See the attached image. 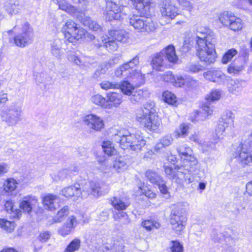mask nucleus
Segmentation results:
<instances>
[{
  "mask_svg": "<svg viewBox=\"0 0 252 252\" xmlns=\"http://www.w3.org/2000/svg\"><path fill=\"white\" fill-rule=\"evenodd\" d=\"M36 199L34 196L27 195L22 198L20 201L19 207L23 212L29 213L32 210V206L35 204Z\"/></svg>",
  "mask_w": 252,
  "mask_h": 252,
  "instance_id": "obj_25",
  "label": "nucleus"
},
{
  "mask_svg": "<svg viewBox=\"0 0 252 252\" xmlns=\"http://www.w3.org/2000/svg\"><path fill=\"white\" fill-rule=\"evenodd\" d=\"M220 97V93L219 91L215 90L213 91L210 95L206 98V101L204 103L202 106V110L204 112L205 115L204 118L201 119V120H204L206 119V116L210 115L213 112L212 106L211 102L214 101L218 100Z\"/></svg>",
  "mask_w": 252,
  "mask_h": 252,
  "instance_id": "obj_19",
  "label": "nucleus"
},
{
  "mask_svg": "<svg viewBox=\"0 0 252 252\" xmlns=\"http://www.w3.org/2000/svg\"><path fill=\"white\" fill-rule=\"evenodd\" d=\"M248 146H250L249 142H240L233 153L234 157L243 167L252 165V155L248 152Z\"/></svg>",
  "mask_w": 252,
  "mask_h": 252,
  "instance_id": "obj_11",
  "label": "nucleus"
},
{
  "mask_svg": "<svg viewBox=\"0 0 252 252\" xmlns=\"http://www.w3.org/2000/svg\"><path fill=\"white\" fill-rule=\"evenodd\" d=\"M106 2L105 18L108 21L119 20L123 18V6L120 0H105Z\"/></svg>",
  "mask_w": 252,
  "mask_h": 252,
  "instance_id": "obj_12",
  "label": "nucleus"
},
{
  "mask_svg": "<svg viewBox=\"0 0 252 252\" xmlns=\"http://www.w3.org/2000/svg\"><path fill=\"white\" fill-rule=\"evenodd\" d=\"M243 83L244 81L239 80H230L227 84L229 92L236 95H239L243 88Z\"/></svg>",
  "mask_w": 252,
  "mask_h": 252,
  "instance_id": "obj_29",
  "label": "nucleus"
},
{
  "mask_svg": "<svg viewBox=\"0 0 252 252\" xmlns=\"http://www.w3.org/2000/svg\"><path fill=\"white\" fill-rule=\"evenodd\" d=\"M163 100L171 105H173L176 101V97L174 94L168 91H164L162 94Z\"/></svg>",
  "mask_w": 252,
  "mask_h": 252,
  "instance_id": "obj_52",
  "label": "nucleus"
},
{
  "mask_svg": "<svg viewBox=\"0 0 252 252\" xmlns=\"http://www.w3.org/2000/svg\"><path fill=\"white\" fill-rule=\"evenodd\" d=\"M170 246L172 252H183V246L179 241H171Z\"/></svg>",
  "mask_w": 252,
  "mask_h": 252,
  "instance_id": "obj_57",
  "label": "nucleus"
},
{
  "mask_svg": "<svg viewBox=\"0 0 252 252\" xmlns=\"http://www.w3.org/2000/svg\"><path fill=\"white\" fill-rule=\"evenodd\" d=\"M184 168L182 171L185 174V181L189 180V182L193 181L194 178L197 176L199 174V165L196 158L191 155L188 156L183 160V165H181Z\"/></svg>",
  "mask_w": 252,
  "mask_h": 252,
  "instance_id": "obj_10",
  "label": "nucleus"
},
{
  "mask_svg": "<svg viewBox=\"0 0 252 252\" xmlns=\"http://www.w3.org/2000/svg\"><path fill=\"white\" fill-rule=\"evenodd\" d=\"M62 31L65 39L71 43H73L83 37L87 40L93 42L95 39L94 35L88 33L83 28L78 27L72 20L67 21L62 27Z\"/></svg>",
  "mask_w": 252,
  "mask_h": 252,
  "instance_id": "obj_5",
  "label": "nucleus"
},
{
  "mask_svg": "<svg viewBox=\"0 0 252 252\" xmlns=\"http://www.w3.org/2000/svg\"><path fill=\"white\" fill-rule=\"evenodd\" d=\"M154 106L153 102L147 103L136 114L137 120L149 131L157 130L160 125V121L155 113Z\"/></svg>",
  "mask_w": 252,
  "mask_h": 252,
  "instance_id": "obj_3",
  "label": "nucleus"
},
{
  "mask_svg": "<svg viewBox=\"0 0 252 252\" xmlns=\"http://www.w3.org/2000/svg\"><path fill=\"white\" fill-rule=\"evenodd\" d=\"M139 64V57L136 55L130 61L117 68L115 71V74L118 77H123L125 78L136 79L138 82L142 83L144 76L140 70L138 69Z\"/></svg>",
  "mask_w": 252,
  "mask_h": 252,
  "instance_id": "obj_4",
  "label": "nucleus"
},
{
  "mask_svg": "<svg viewBox=\"0 0 252 252\" xmlns=\"http://www.w3.org/2000/svg\"><path fill=\"white\" fill-rule=\"evenodd\" d=\"M83 122L89 128L95 131H100L104 125L103 120L95 114L86 115Z\"/></svg>",
  "mask_w": 252,
  "mask_h": 252,
  "instance_id": "obj_18",
  "label": "nucleus"
},
{
  "mask_svg": "<svg viewBox=\"0 0 252 252\" xmlns=\"http://www.w3.org/2000/svg\"><path fill=\"white\" fill-rule=\"evenodd\" d=\"M234 116L233 114L230 111H226L224 112L221 117V121L225 123V125H231L233 123Z\"/></svg>",
  "mask_w": 252,
  "mask_h": 252,
  "instance_id": "obj_56",
  "label": "nucleus"
},
{
  "mask_svg": "<svg viewBox=\"0 0 252 252\" xmlns=\"http://www.w3.org/2000/svg\"><path fill=\"white\" fill-rule=\"evenodd\" d=\"M107 104L111 108L118 107L122 102V95L121 94L113 92L107 94Z\"/></svg>",
  "mask_w": 252,
  "mask_h": 252,
  "instance_id": "obj_31",
  "label": "nucleus"
},
{
  "mask_svg": "<svg viewBox=\"0 0 252 252\" xmlns=\"http://www.w3.org/2000/svg\"><path fill=\"white\" fill-rule=\"evenodd\" d=\"M91 101L94 104L105 108H111L110 105L107 104V99L99 94L92 96Z\"/></svg>",
  "mask_w": 252,
  "mask_h": 252,
  "instance_id": "obj_37",
  "label": "nucleus"
},
{
  "mask_svg": "<svg viewBox=\"0 0 252 252\" xmlns=\"http://www.w3.org/2000/svg\"><path fill=\"white\" fill-rule=\"evenodd\" d=\"M67 60L75 64L81 66L82 58H79L75 51H71L67 55Z\"/></svg>",
  "mask_w": 252,
  "mask_h": 252,
  "instance_id": "obj_51",
  "label": "nucleus"
},
{
  "mask_svg": "<svg viewBox=\"0 0 252 252\" xmlns=\"http://www.w3.org/2000/svg\"><path fill=\"white\" fill-rule=\"evenodd\" d=\"M58 201V197L52 194L45 195L43 199V203L45 208L49 211H54L59 207Z\"/></svg>",
  "mask_w": 252,
  "mask_h": 252,
  "instance_id": "obj_24",
  "label": "nucleus"
},
{
  "mask_svg": "<svg viewBox=\"0 0 252 252\" xmlns=\"http://www.w3.org/2000/svg\"><path fill=\"white\" fill-rule=\"evenodd\" d=\"M145 145L146 141L143 137L139 135L135 134L130 149L132 151L139 152Z\"/></svg>",
  "mask_w": 252,
  "mask_h": 252,
  "instance_id": "obj_35",
  "label": "nucleus"
},
{
  "mask_svg": "<svg viewBox=\"0 0 252 252\" xmlns=\"http://www.w3.org/2000/svg\"><path fill=\"white\" fill-rule=\"evenodd\" d=\"M77 224L76 218L72 216L68 218V220L59 229L58 233L62 236H65L71 232Z\"/></svg>",
  "mask_w": 252,
  "mask_h": 252,
  "instance_id": "obj_26",
  "label": "nucleus"
},
{
  "mask_svg": "<svg viewBox=\"0 0 252 252\" xmlns=\"http://www.w3.org/2000/svg\"><path fill=\"white\" fill-rule=\"evenodd\" d=\"M81 66L85 67H89L90 65H93L95 63V59L90 57H85L82 59Z\"/></svg>",
  "mask_w": 252,
  "mask_h": 252,
  "instance_id": "obj_60",
  "label": "nucleus"
},
{
  "mask_svg": "<svg viewBox=\"0 0 252 252\" xmlns=\"http://www.w3.org/2000/svg\"><path fill=\"white\" fill-rule=\"evenodd\" d=\"M100 87L105 90L109 89H119L120 84L116 82H110L109 81H103L99 84Z\"/></svg>",
  "mask_w": 252,
  "mask_h": 252,
  "instance_id": "obj_54",
  "label": "nucleus"
},
{
  "mask_svg": "<svg viewBox=\"0 0 252 252\" xmlns=\"http://www.w3.org/2000/svg\"><path fill=\"white\" fill-rule=\"evenodd\" d=\"M148 16L141 14L140 16L133 15L129 19L130 25L139 32L145 33L153 32L156 28V24Z\"/></svg>",
  "mask_w": 252,
  "mask_h": 252,
  "instance_id": "obj_9",
  "label": "nucleus"
},
{
  "mask_svg": "<svg viewBox=\"0 0 252 252\" xmlns=\"http://www.w3.org/2000/svg\"><path fill=\"white\" fill-rule=\"evenodd\" d=\"M22 5L19 4L18 0H11L10 2L5 6L6 11L10 15L18 13Z\"/></svg>",
  "mask_w": 252,
  "mask_h": 252,
  "instance_id": "obj_38",
  "label": "nucleus"
},
{
  "mask_svg": "<svg viewBox=\"0 0 252 252\" xmlns=\"http://www.w3.org/2000/svg\"><path fill=\"white\" fill-rule=\"evenodd\" d=\"M160 12L163 17L167 20H172L178 15V8L173 4L167 1L163 3L160 8Z\"/></svg>",
  "mask_w": 252,
  "mask_h": 252,
  "instance_id": "obj_21",
  "label": "nucleus"
},
{
  "mask_svg": "<svg viewBox=\"0 0 252 252\" xmlns=\"http://www.w3.org/2000/svg\"><path fill=\"white\" fill-rule=\"evenodd\" d=\"M66 12L74 16L77 17L78 16V13H80V15L83 14V12H79L78 9L76 7L70 4H69Z\"/></svg>",
  "mask_w": 252,
  "mask_h": 252,
  "instance_id": "obj_64",
  "label": "nucleus"
},
{
  "mask_svg": "<svg viewBox=\"0 0 252 252\" xmlns=\"http://www.w3.org/2000/svg\"><path fill=\"white\" fill-rule=\"evenodd\" d=\"M205 69V67L197 63H189L187 64L185 70L187 72L196 73Z\"/></svg>",
  "mask_w": 252,
  "mask_h": 252,
  "instance_id": "obj_39",
  "label": "nucleus"
},
{
  "mask_svg": "<svg viewBox=\"0 0 252 252\" xmlns=\"http://www.w3.org/2000/svg\"><path fill=\"white\" fill-rule=\"evenodd\" d=\"M213 240L215 242H220L222 239H224L226 242L231 241L230 244H233L234 240L233 238L230 237H225L223 234L221 233H218L216 231H213L211 235Z\"/></svg>",
  "mask_w": 252,
  "mask_h": 252,
  "instance_id": "obj_40",
  "label": "nucleus"
},
{
  "mask_svg": "<svg viewBox=\"0 0 252 252\" xmlns=\"http://www.w3.org/2000/svg\"><path fill=\"white\" fill-rule=\"evenodd\" d=\"M164 59L169 62L175 63L177 61L178 57L173 45H169L159 53L155 54L151 62L153 68L160 71V68L164 65Z\"/></svg>",
  "mask_w": 252,
  "mask_h": 252,
  "instance_id": "obj_7",
  "label": "nucleus"
},
{
  "mask_svg": "<svg viewBox=\"0 0 252 252\" xmlns=\"http://www.w3.org/2000/svg\"><path fill=\"white\" fill-rule=\"evenodd\" d=\"M81 246V240L79 238H75L67 245L63 252H74L79 249Z\"/></svg>",
  "mask_w": 252,
  "mask_h": 252,
  "instance_id": "obj_45",
  "label": "nucleus"
},
{
  "mask_svg": "<svg viewBox=\"0 0 252 252\" xmlns=\"http://www.w3.org/2000/svg\"><path fill=\"white\" fill-rule=\"evenodd\" d=\"M0 227L6 232L10 233L15 228V223L13 221L0 219Z\"/></svg>",
  "mask_w": 252,
  "mask_h": 252,
  "instance_id": "obj_47",
  "label": "nucleus"
},
{
  "mask_svg": "<svg viewBox=\"0 0 252 252\" xmlns=\"http://www.w3.org/2000/svg\"><path fill=\"white\" fill-rule=\"evenodd\" d=\"M23 111L21 105L13 103L4 108L0 113L1 121L8 126H15L22 120Z\"/></svg>",
  "mask_w": 252,
  "mask_h": 252,
  "instance_id": "obj_6",
  "label": "nucleus"
},
{
  "mask_svg": "<svg viewBox=\"0 0 252 252\" xmlns=\"http://www.w3.org/2000/svg\"><path fill=\"white\" fill-rule=\"evenodd\" d=\"M109 34L111 40H114L116 43V41L125 42L126 41L128 38L127 33L123 30H111ZM108 37H109V36Z\"/></svg>",
  "mask_w": 252,
  "mask_h": 252,
  "instance_id": "obj_30",
  "label": "nucleus"
},
{
  "mask_svg": "<svg viewBox=\"0 0 252 252\" xmlns=\"http://www.w3.org/2000/svg\"><path fill=\"white\" fill-rule=\"evenodd\" d=\"M163 167L165 173L169 179L175 180L176 182L185 181V174L182 172L184 168L182 166L164 165Z\"/></svg>",
  "mask_w": 252,
  "mask_h": 252,
  "instance_id": "obj_17",
  "label": "nucleus"
},
{
  "mask_svg": "<svg viewBox=\"0 0 252 252\" xmlns=\"http://www.w3.org/2000/svg\"><path fill=\"white\" fill-rule=\"evenodd\" d=\"M244 69V64L243 63L238 64L237 61H235L231 63L227 67V72L229 74H236Z\"/></svg>",
  "mask_w": 252,
  "mask_h": 252,
  "instance_id": "obj_36",
  "label": "nucleus"
},
{
  "mask_svg": "<svg viewBox=\"0 0 252 252\" xmlns=\"http://www.w3.org/2000/svg\"><path fill=\"white\" fill-rule=\"evenodd\" d=\"M237 50L231 48L227 50L223 55L222 58V63L226 64L230 62L232 59L237 54Z\"/></svg>",
  "mask_w": 252,
  "mask_h": 252,
  "instance_id": "obj_50",
  "label": "nucleus"
},
{
  "mask_svg": "<svg viewBox=\"0 0 252 252\" xmlns=\"http://www.w3.org/2000/svg\"><path fill=\"white\" fill-rule=\"evenodd\" d=\"M197 29L196 37V55L201 62L206 64L214 63L216 61V52L215 50L216 39L211 35H206V32Z\"/></svg>",
  "mask_w": 252,
  "mask_h": 252,
  "instance_id": "obj_1",
  "label": "nucleus"
},
{
  "mask_svg": "<svg viewBox=\"0 0 252 252\" xmlns=\"http://www.w3.org/2000/svg\"><path fill=\"white\" fill-rule=\"evenodd\" d=\"M51 235V233L50 231H42L40 233L38 239L42 242H46L50 239Z\"/></svg>",
  "mask_w": 252,
  "mask_h": 252,
  "instance_id": "obj_63",
  "label": "nucleus"
},
{
  "mask_svg": "<svg viewBox=\"0 0 252 252\" xmlns=\"http://www.w3.org/2000/svg\"><path fill=\"white\" fill-rule=\"evenodd\" d=\"M219 21L225 27L231 30L238 31L243 27L242 20L231 13L225 11L221 13L219 17Z\"/></svg>",
  "mask_w": 252,
  "mask_h": 252,
  "instance_id": "obj_13",
  "label": "nucleus"
},
{
  "mask_svg": "<svg viewBox=\"0 0 252 252\" xmlns=\"http://www.w3.org/2000/svg\"><path fill=\"white\" fill-rule=\"evenodd\" d=\"M250 49L246 48L245 47H242L241 50L240 51V54L242 57L243 58V62H242L244 63H247L249 60V57L250 54Z\"/></svg>",
  "mask_w": 252,
  "mask_h": 252,
  "instance_id": "obj_62",
  "label": "nucleus"
},
{
  "mask_svg": "<svg viewBox=\"0 0 252 252\" xmlns=\"http://www.w3.org/2000/svg\"><path fill=\"white\" fill-rule=\"evenodd\" d=\"M114 208L118 210H125L130 204L129 199L126 197H114L111 200Z\"/></svg>",
  "mask_w": 252,
  "mask_h": 252,
  "instance_id": "obj_28",
  "label": "nucleus"
},
{
  "mask_svg": "<svg viewBox=\"0 0 252 252\" xmlns=\"http://www.w3.org/2000/svg\"><path fill=\"white\" fill-rule=\"evenodd\" d=\"M135 134L131 133L127 130L122 129L113 135L112 139L119 144L121 148L124 150L130 149Z\"/></svg>",
  "mask_w": 252,
  "mask_h": 252,
  "instance_id": "obj_15",
  "label": "nucleus"
},
{
  "mask_svg": "<svg viewBox=\"0 0 252 252\" xmlns=\"http://www.w3.org/2000/svg\"><path fill=\"white\" fill-rule=\"evenodd\" d=\"M112 66V63L111 62H105L101 63L99 66L98 69L103 75L105 74L108 69Z\"/></svg>",
  "mask_w": 252,
  "mask_h": 252,
  "instance_id": "obj_61",
  "label": "nucleus"
},
{
  "mask_svg": "<svg viewBox=\"0 0 252 252\" xmlns=\"http://www.w3.org/2000/svg\"><path fill=\"white\" fill-rule=\"evenodd\" d=\"M161 79L164 82L172 84L175 81V77L171 71H167L162 74Z\"/></svg>",
  "mask_w": 252,
  "mask_h": 252,
  "instance_id": "obj_59",
  "label": "nucleus"
},
{
  "mask_svg": "<svg viewBox=\"0 0 252 252\" xmlns=\"http://www.w3.org/2000/svg\"><path fill=\"white\" fill-rule=\"evenodd\" d=\"M33 37V31L28 22H25L22 27V32L14 37L15 44L19 47H25L31 43Z\"/></svg>",
  "mask_w": 252,
  "mask_h": 252,
  "instance_id": "obj_14",
  "label": "nucleus"
},
{
  "mask_svg": "<svg viewBox=\"0 0 252 252\" xmlns=\"http://www.w3.org/2000/svg\"><path fill=\"white\" fill-rule=\"evenodd\" d=\"M228 126V125H225V123L220 120L219 121L215 130L216 136L219 139L223 138V133L224 132L226 128Z\"/></svg>",
  "mask_w": 252,
  "mask_h": 252,
  "instance_id": "obj_53",
  "label": "nucleus"
},
{
  "mask_svg": "<svg viewBox=\"0 0 252 252\" xmlns=\"http://www.w3.org/2000/svg\"><path fill=\"white\" fill-rule=\"evenodd\" d=\"M189 126L190 124H188L183 123L181 124L175 130L177 137L182 138L186 137L189 133Z\"/></svg>",
  "mask_w": 252,
  "mask_h": 252,
  "instance_id": "obj_41",
  "label": "nucleus"
},
{
  "mask_svg": "<svg viewBox=\"0 0 252 252\" xmlns=\"http://www.w3.org/2000/svg\"><path fill=\"white\" fill-rule=\"evenodd\" d=\"M145 176L150 183L158 186L162 194L167 195L168 197L169 196V192L165 182L157 171L152 169L147 170L145 171Z\"/></svg>",
  "mask_w": 252,
  "mask_h": 252,
  "instance_id": "obj_16",
  "label": "nucleus"
},
{
  "mask_svg": "<svg viewBox=\"0 0 252 252\" xmlns=\"http://www.w3.org/2000/svg\"><path fill=\"white\" fill-rule=\"evenodd\" d=\"M203 76L207 80L219 84L223 83L227 77L220 70H209L204 72Z\"/></svg>",
  "mask_w": 252,
  "mask_h": 252,
  "instance_id": "obj_20",
  "label": "nucleus"
},
{
  "mask_svg": "<svg viewBox=\"0 0 252 252\" xmlns=\"http://www.w3.org/2000/svg\"><path fill=\"white\" fill-rule=\"evenodd\" d=\"M142 226L144 227L147 230L150 231L153 228H155L158 229L160 227L161 225L158 222L153 220H148L143 221L142 222Z\"/></svg>",
  "mask_w": 252,
  "mask_h": 252,
  "instance_id": "obj_48",
  "label": "nucleus"
},
{
  "mask_svg": "<svg viewBox=\"0 0 252 252\" xmlns=\"http://www.w3.org/2000/svg\"><path fill=\"white\" fill-rule=\"evenodd\" d=\"M105 186L102 183L96 181H90L85 184L82 191L80 185L75 184L63 189L61 194L66 197H76L85 196L86 195L92 194L96 197L100 196L107 192L105 189Z\"/></svg>",
  "mask_w": 252,
  "mask_h": 252,
  "instance_id": "obj_2",
  "label": "nucleus"
},
{
  "mask_svg": "<svg viewBox=\"0 0 252 252\" xmlns=\"http://www.w3.org/2000/svg\"><path fill=\"white\" fill-rule=\"evenodd\" d=\"M113 168L118 172H121L127 168V165L123 158L116 159L113 164Z\"/></svg>",
  "mask_w": 252,
  "mask_h": 252,
  "instance_id": "obj_42",
  "label": "nucleus"
},
{
  "mask_svg": "<svg viewBox=\"0 0 252 252\" xmlns=\"http://www.w3.org/2000/svg\"><path fill=\"white\" fill-rule=\"evenodd\" d=\"M93 43L97 48L104 47L107 50L110 51H115L118 47L117 43L114 40H111L110 37H103L101 40L95 39Z\"/></svg>",
  "mask_w": 252,
  "mask_h": 252,
  "instance_id": "obj_22",
  "label": "nucleus"
},
{
  "mask_svg": "<svg viewBox=\"0 0 252 252\" xmlns=\"http://www.w3.org/2000/svg\"><path fill=\"white\" fill-rule=\"evenodd\" d=\"M134 6L140 14L145 16L150 15L151 0H131Z\"/></svg>",
  "mask_w": 252,
  "mask_h": 252,
  "instance_id": "obj_23",
  "label": "nucleus"
},
{
  "mask_svg": "<svg viewBox=\"0 0 252 252\" xmlns=\"http://www.w3.org/2000/svg\"><path fill=\"white\" fill-rule=\"evenodd\" d=\"M102 148L105 154L108 156H111L115 153V149L114 146H112V142L109 141L103 142Z\"/></svg>",
  "mask_w": 252,
  "mask_h": 252,
  "instance_id": "obj_49",
  "label": "nucleus"
},
{
  "mask_svg": "<svg viewBox=\"0 0 252 252\" xmlns=\"http://www.w3.org/2000/svg\"><path fill=\"white\" fill-rule=\"evenodd\" d=\"M129 96V99L132 103L140 102L144 99V92L141 90H134Z\"/></svg>",
  "mask_w": 252,
  "mask_h": 252,
  "instance_id": "obj_44",
  "label": "nucleus"
},
{
  "mask_svg": "<svg viewBox=\"0 0 252 252\" xmlns=\"http://www.w3.org/2000/svg\"><path fill=\"white\" fill-rule=\"evenodd\" d=\"M177 151L181 156H184L185 158H188V156L191 155L189 154L191 151L190 148L189 147H186L185 145L178 147L177 148Z\"/></svg>",
  "mask_w": 252,
  "mask_h": 252,
  "instance_id": "obj_58",
  "label": "nucleus"
},
{
  "mask_svg": "<svg viewBox=\"0 0 252 252\" xmlns=\"http://www.w3.org/2000/svg\"><path fill=\"white\" fill-rule=\"evenodd\" d=\"M62 48V41L60 39H55L51 44V53L58 59H61Z\"/></svg>",
  "mask_w": 252,
  "mask_h": 252,
  "instance_id": "obj_34",
  "label": "nucleus"
},
{
  "mask_svg": "<svg viewBox=\"0 0 252 252\" xmlns=\"http://www.w3.org/2000/svg\"><path fill=\"white\" fill-rule=\"evenodd\" d=\"M187 221V214L185 209L176 206L171 210L169 221L172 229L176 233L180 232L185 228Z\"/></svg>",
  "mask_w": 252,
  "mask_h": 252,
  "instance_id": "obj_8",
  "label": "nucleus"
},
{
  "mask_svg": "<svg viewBox=\"0 0 252 252\" xmlns=\"http://www.w3.org/2000/svg\"><path fill=\"white\" fill-rule=\"evenodd\" d=\"M17 182L13 178H8L5 181L3 187V189L5 192H12L16 189Z\"/></svg>",
  "mask_w": 252,
  "mask_h": 252,
  "instance_id": "obj_43",
  "label": "nucleus"
},
{
  "mask_svg": "<svg viewBox=\"0 0 252 252\" xmlns=\"http://www.w3.org/2000/svg\"><path fill=\"white\" fill-rule=\"evenodd\" d=\"M78 168L76 166H71L68 168L63 169L60 170L57 174H54L52 176V179L56 181L59 180H63L67 178L68 176L71 174H74L75 172H77Z\"/></svg>",
  "mask_w": 252,
  "mask_h": 252,
  "instance_id": "obj_27",
  "label": "nucleus"
},
{
  "mask_svg": "<svg viewBox=\"0 0 252 252\" xmlns=\"http://www.w3.org/2000/svg\"><path fill=\"white\" fill-rule=\"evenodd\" d=\"M80 20L85 27H88L90 30L97 32L101 31V26L96 21H92L90 17L85 16L80 19Z\"/></svg>",
  "mask_w": 252,
  "mask_h": 252,
  "instance_id": "obj_32",
  "label": "nucleus"
},
{
  "mask_svg": "<svg viewBox=\"0 0 252 252\" xmlns=\"http://www.w3.org/2000/svg\"><path fill=\"white\" fill-rule=\"evenodd\" d=\"M172 84L176 87H182L184 85L190 87L197 84V81L190 78H184L182 76L177 77L175 78V81Z\"/></svg>",
  "mask_w": 252,
  "mask_h": 252,
  "instance_id": "obj_33",
  "label": "nucleus"
},
{
  "mask_svg": "<svg viewBox=\"0 0 252 252\" xmlns=\"http://www.w3.org/2000/svg\"><path fill=\"white\" fill-rule=\"evenodd\" d=\"M125 94L129 95L135 90L134 87L128 81H125L120 84L119 88Z\"/></svg>",
  "mask_w": 252,
  "mask_h": 252,
  "instance_id": "obj_46",
  "label": "nucleus"
},
{
  "mask_svg": "<svg viewBox=\"0 0 252 252\" xmlns=\"http://www.w3.org/2000/svg\"><path fill=\"white\" fill-rule=\"evenodd\" d=\"M68 214V208L67 206H64L58 211L56 216L54 218L53 220L55 222H59L62 221L63 219Z\"/></svg>",
  "mask_w": 252,
  "mask_h": 252,
  "instance_id": "obj_55",
  "label": "nucleus"
}]
</instances>
